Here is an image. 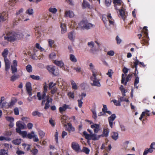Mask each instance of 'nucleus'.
<instances>
[{
  "label": "nucleus",
  "mask_w": 155,
  "mask_h": 155,
  "mask_svg": "<svg viewBox=\"0 0 155 155\" xmlns=\"http://www.w3.org/2000/svg\"><path fill=\"white\" fill-rule=\"evenodd\" d=\"M20 35L15 32H9L4 37L5 40L8 41H14L20 38Z\"/></svg>",
  "instance_id": "f257e3e1"
},
{
  "label": "nucleus",
  "mask_w": 155,
  "mask_h": 155,
  "mask_svg": "<svg viewBox=\"0 0 155 155\" xmlns=\"http://www.w3.org/2000/svg\"><path fill=\"white\" fill-rule=\"evenodd\" d=\"M94 26V25L88 22L87 21H82L78 23V28L81 29L88 30Z\"/></svg>",
  "instance_id": "f03ea898"
},
{
  "label": "nucleus",
  "mask_w": 155,
  "mask_h": 155,
  "mask_svg": "<svg viewBox=\"0 0 155 155\" xmlns=\"http://www.w3.org/2000/svg\"><path fill=\"white\" fill-rule=\"evenodd\" d=\"M147 27H144L143 30V40L141 41V44L143 45H147L149 44V38L148 36Z\"/></svg>",
  "instance_id": "7ed1b4c3"
},
{
  "label": "nucleus",
  "mask_w": 155,
  "mask_h": 155,
  "mask_svg": "<svg viewBox=\"0 0 155 155\" xmlns=\"http://www.w3.org/2000/svg\"><path fill=\"white\" fill-rule=\"evenodd\" d=\"M48 87L47 85L46 82L45 83L44 86V91L41 94L40 92H38L37 93V97H38V100H41V99H43L45 97H46V93L48 90Z\"/></svg>",
  "instance_id": "20e7f679"
},
{
  "label": "nucleus",
  "mask_w": 155,
  "mask_h": 155,
  "mask_svg": "<svg viewBox=\"0 0 155 155\" xmlns=\"http://www.w3.org/2000/svg\"><path fill=\"white\" fill-rule=\"evenodd\" d=\"M47 68L48 71L54 76H57L59 74L58 69V68H56L55 67L48 66Z\"/></svg>",
  "instance_id": "39448f33"
},
{
  "label": "nucleus",
  "mask_w": 155,
  "mask_h": 155,
  "mask_svg": "<svg viewBox=\"0 0 155 155\" xmlns=\"http://www.w3.org/2000/svg\"><path fill=\"white\" fill-rule=\"evenodd\" d=\"M132 76L133 74H129L128 75L125 79L124 74H122L121 75V83L124 84L125 85H126L127 82L130 80V78Z\"/></svg>",
  "instance_id": "423d86ee"
},
{
  "label": "nucleus",
  "mask_w": 155,
  "mask_h": 155,
  "mask_svg": "<svg viewBox=\"0 0 155 155\" xmlns=\"http://www.w3.org/2000/svg\"><path fill=\"white\" fill-rule=\"evenodd\" d=\"M26 89L27 92L29 97L32 95V91L31 84L30 82H27L25 84Z\"/></svg>",
  "instance_id": "0eeeda50"
},
{
  "label": "nucleus",
  "mask_w": 155,
  "mask_h": 155,
  "mask_svg": "<svg viewBox=\"0 0 155 155\" xmlns=\"http://www.w3.org/2000/svg\"><path fill=\"white\" fill-rule=\"evenodd\" d=\"M119 15L123 20H124L127 14V12L126 11V9L123 7H121V8L119 10Z\"/></svg>",
  "instance_id": "6e6552de"
},
{
  "label": "nucleus",
  "mask_w": 155,
  "mask_h": 155,
  "mask_svg": "<svg viewBox=\"0 0 155 155\" xmlns=\"http://www.w3.org/2000/svg\"><path fill=\"white\" fill-rule=\"evenodd\" d=\"M71 147L72 149L75 152L77 153L80 152V147L78 143L74 142H72Z\"/></svg>",
  "instance_id": "1a4fd4ad"
},
{
  "label": "nucleus",
  "mask_w": 155,
  "mask_h": 155,
  "mask_svg": "<svg viewBox=\"0 0 155 155\" xmlns=\"http://www.w3.org/2000/svg\"><path fill=\"white\" fill-rule=\"evenodd\" d=\"M91 80L93 81V83H91V84L92 86H95L99 87L101 85L98 80H97V79L96 77H91Z\"/></svg>",
  "instance_id": "9d476101"
},
{
  "label": "nucleus",
  "mask_w": 155,
  "mask_h": 155,
  "mask_svg": "<svg viewBox=\"0 0 155 155\" xmlns=\"http://www.w3.org/2000/svg\"><path fill=\"white\" fill-rule=\"evenodd\" d=\"M116 118V116L115 114H113L108 117V120L109 125L111 128H113V121L115 120Z\"/></svg>",
  "instance_id": "9b49d317"
},
{
  "label": "nucleus",
  "mask_w": 155,
  "mask_h": 155,
  "mask_svg": "<svg viewBox=\"0 0 155 155\" xmlns=\"http://www.w3.org/2000/svg\"><path fill=\"white\" fill-rule=\"evenodd\" d=\"M100 127L99 125L96 124L91 125V128L92 129L94 128V130L95 133H97L100 130Z\"/></svg>",
  "instance_id": "f8f14e48"
},
{
  "label": "nucleus",
  "mask_w": 155,
  "mask_h": 155,
  "mask_svg": "<svg viewBox=\"0 0 155 155\" xmlns=\"http://www.w3.org/2000/svg\"><path fill=\"white\" fill-rule=\"evenodd\" d=\"M53 62L55 65L60 67H62L64 65V63L61 61H59L57 60H55L53 61Z\"/></svg>",
  "instance_id": "ddd939ff"
},
{
  "label": "nucleus",
  "mask_w": 155,
  "mask_h": 155,
  "mask_svg": "<svg viewBox=\"0 0 155 155\" xmlns=\"http://www.w3.org/2000/svg\"><path fill=\"white\" fill-rule=\"evenodd\" d=\"M8 53V51L7 48L4 49L2 53V55L4 57V60H8L7 56Z\"/></svg>",
  "instance_id": "4468645a"
},
{
  "label": "nucleus",
  "mask_w": 155,
  "mask_h": 155,
  "mask_svg": "<svg viewBox=\"0 0 155 155\" xmlns=\"http://www.w3.org/2000/svg\"><path fill=\"white\" fill-rule=\"evenodd\" d=\"M109 130L108 128H104L102 133V136L106 137H107L109 135Z\"/></svg>",
  "instance_id": "2eb2a0df"
},
{
  "label": "nucleus",
  "mask_w": 155,
  "mask_h": 155,
  "mask_svg": "<svg viewBox=\"0 0 155 155\" xmlns=\"http://www.w3.org/2000/svg\"><path fill=\"white\" fill-rule=\"evenodd\" d=\"M111 136L113 139L116 140L118 138V134L117 132H113L111 133Z\"/></svg>",
  "instance_id": "dca6fc26"
},
{
  "label": "nucleus",
  "mask_w": 155,
  "mask_h": 155,
  "mask_svg": "<svg viewBox=\"0 0 155 155\" xmlns=\"http://www.w3.org/2000/svg\"><path fill=\"white\" fill-rule=\"evenodd\" d=\"M65 15L67 17H69L70 18H72L74 16L73 12L72 11H66L65 12Z\"/></svg>",
  "instance_id": "f3484780"
},
{
  "label": "nucleus",
  "mask_w": 155,
  "mask_h": 155,
  "mask_svg": "<svg viewBox=\"0 0 155 155\" xmlns=\"http://www.w3.org/2000/svg\"><path fill=\"white\" fill-rule=\"evenodd\" d=\"M7 16L4 13L0 14V22H3L7 18Z\"/></svg>",
  "instance_id": "a211bd4d"
},
{
  "label": "nucleus",
  "mask_w": 155,
  "mask_h": 155,
  "mask_svg": "<svg viewBox=\"0 0 155 155\" xmlns=\"http://www.w3.org/2000/svg\"><path fill=\"white\" fill-rule=\"evenodd\" d=\"M32 115L33 116H37L38 117H41L43 115V114L40 113L38 111H34L32 113Z\"/></svg>",
  "instance_id": "6ab92c4d"
},
{
  "label": "nucleus",
  "mask_w": 155,
  "mask_h": 155,
  "mask_svg": "<svg viewBox=\"0 0 155 155\" xmlns=\"http://www.w3.org/2000/svg\"><path fill=\"white\" fill-rule=\"evenodd\" d=\"M5 63V70L6 71H8L10 68V64L8 60H4Z\"/></svg>",
  "instance_id": "aec40b11"
},
{
  "label": "nucleus",
  "mask_w": 155,
  "mask_h": 155,
  "mask_svg": "<svg viewBox=\"0 0 155 155\" xmlns=\"http://www.w3.org/2000/svg\"><path fill=\"white\" fill-rule=\"evenodd\" d=\"M46 102L45 104V109H48L50 107V105L49 103L50 102L49 100V97L48 96L46 99Z\"/></svg>",
  "instance_id": "412c9836"
},
{
  "label": "nucleus",
  "mask_w": 155,
  "mask_h": 155,
  "mask_svg": "<svg viewBox=\"0 0 155 155\" xmlns=\"http://www.w3.org/2000/svg\"><path fill=\"white\" fill-rule=\"evenodd\" d=\"M22 146H24V150L26 151H28L30 149L31 145L24 143L22 144Z\"/></svg>",
  "instance_id": "4be33fe9"
},
{
  "label": "nucleus",
  "mask_w": 155,
  "mask_h": 155,
  "mask_svg": "<svg viewBox=\"0 0 155 155\" xmlns=\"http://www.w3.org/2000/svg\"><path fill=\"white\" fill-rule=\"evenodd\" d=\"M91 111L92 112L93 115L92 116V117L95 120H96L97 118V113L95 109H91Z\"/></svg>",
  "instance_id": "5701e85b"
},
{
  "label": "nucleus",
  "mask_w": 155,
  "mask_h": 155,
  "mask_svg": "<svg viewBox=\"0 0 155 155\" xmlns=\"http://www.w3.org/2000/svg\"><path fill=\"white\" fill-rule=\"evenodd\" d=\"M61 32L62 34H64L66 32V25L64 24H61Z\"/></svg>",
  "instance_id": "b1692460"
},
{
  "label": "nucleus",
  "mask_w": 155,
  "mask_h": 155,
  "mask_svg": "<svg viewBox=\"0 0 155 155\" xmlns=\"http://www.w3.org/2000/svg\"><path fill=\"white\" fill-rule=\"evenodd\" d=\"M80 152L85 153L86 154H88L90 152L89 149L87 147H84L83 149L81 150Z\"/></svg>",
  "instance_id": "393cba45"
},
{
  "label": "nucleus",
  "mask_w": 155,
  "mask_h": 155,
  "mask_svg": "<svg viewBox=\"0 0 155 155\" xmlns=\"http://www.w3.org/2000/svg\"><path fill=\"white\" fill-rule=\"evenodd\" d=\"M16 126L18 128H20L22 129H24V125L21 123V121H18L16 123Z\"/></svg>",
  "instance_id": "a878e982"
},
{
  "label": "nucleus",
  "mask_w": 155,
  "mask_h": 155,
  "mask_svg": "<svg viewBox=\"0 0 155 155\" xmlns=\"http://www.w3.org/2000/svg\"><path fill=\"white\" fill-rule=\"evenodd\" d=\"M139 63V61L138 59H135V61L134 62V65L132 67L133 68H135L136 71L137 70V66L138 64Z\"/></svg>",
  "instance_id": "bb28decb"
},
{
  "label": "nucleus",
  "mask_w": 155,
  "mask_h": 155,
  "mask_svg": "<svg viewBox=\"0 0 155 155\" xmlns=\"http://www.w3.org/2000/svg\"><path fill=\"white\" fill-rule=\"evenodd\" d=\"M153 151V150L151 149H146L143 152V155H147L149 153H151Z\"/></svg>",
  "instance_id": "cd10ccee"
},
{
  "label": "nucleus",
  "mask_w": 155,
  "mask_h": 155,
  "mask_svg": "<svg viewBox=\"0 0 155 155\" xmlns=\"http://www.w3.org/2000/svg\"><path fill=\"white\" fill-rule=\"evenodd\" d=\"M68 38L71 41H73L74 39V37L73 35V32H71L68 33Z\"/></svg>",
  "instance_id": "c85d7f7f"
},
{
  "label": "nucleus",
  "mask_w": 155,
  "mask_h": 155,
  "mask_svg": "<svg viewBox=\"0 0 155 155\" xmlns=\"http://www.w3.org/2000/svg\"><path fill=\"white\" fill-rule=\"evenodd\" d=\"M67 95L69 99H74V93L73 91H70L68 92Z\"/></svg>",
  "instance_id": "c756f323"
},
{
  "label": "nucleus",
  "mask_w": 155,
  "mask_h": 155,
  "mask_svg": "<svg viewBox=\"0 0 155 155\" xmlns=\"http://www.w3.org/2000/svg\"><path fill=\"white\" fill-rule=\"evenodd\" d=\"M83 134L84 136L85 137L86 139L91 140L90 137H91V134H87V132L85 131L83 132Z\"/></svg>",
  "instance_id": "7c9ffc66"
},
{
  "label": "nucleus",
  "mask_w": 155,
  "mask_h": 155,
  "mask_svg": "<svg viewBox=\"0 0 155 155\" xmlns=\"http://www.w3.org/2000/svg\"><path fill=\"white\" fill-rule=\"evenodd\" d=\"M70 59L73 62H76L77 61V59L73 54H71L70 55Z\"/></svg>",
  "instance_id": "2f4dec72"
},
{
  "label": "nucleus",
  "mask_w": 155,
  "mask_h": 155,
  "mask_svg": "<svg viewBox=\"0 0 155 155\" xmlns=\"http://www.w3.org/2000/svg\"><path fill=\"white\" fill-rule=\"evenodd\" d=\"M99 138V137H97V135L95 134H91V140H98Z\"/></svg>",
  "instance_id": "473e14b6"
},
{
  "label": "nucleus",
  "mask_w": 155,
  "mask_h": 155,
  "mask_svg": "<svg viewBox=\"0 0 155 155\" xmlns=\"http://www.w3.org/2000/svg\"><path fill=\"white\" fill-rule=\"evenodd\" d=\"M82 5L84 8H85L86 7L89 8L90 6L89 3L85 1L84 0H83Z\"/></svg>",
  "instance_id": "72a5a7b5"
},
{
  "label": "nucleus",
  "mask_w": 155,
  "mask_h": 155,
  "mask_svg": "<svg viewBox=\"0 0 155 155\" xmlns=\"http://www.w3.org/2000/svg\"><path fill=\"white\" fill-rule=\"evenodd\" d=\"M66 109V107H65L64 104H63L62 107H59V111L61 113H62L63 112L65 111Z\"/></svg>",
  "instance_id": "f704fd0d"
},
{
  "label": "nucleus",
  "mask_w": 155,
  "mask_h": 155,
  "mask_svg": "<svg viewBox=\"0 0 155 155\" xmlns=\"http://www.w3.org/2000/svg\"><path fill=\"white\" fill-rule=\"evenodd\" d=\"M35 136V133L33 132L28 133L27 135V137L29 139H31Z\"/></svg>",
  "instance_id": "c9c22d12"
},
{
  "label": "nucleus",
  "mask_w": 155,
  "mask_h": 155,
  "mask_svg": "<svg viewBox=\"0 0 155 155\" xmlns=\"http://www.w3.org/2000/svg\"><path fill=\"white\" fill-rule=\"evenodd\" d=\"M71 85L72 86V88L74 90H76L77 89L78 87L76 84L75 83L73 80H71Z\"/></svg>",
  "instance_id": "e433bc0d"
},
{
  "label": "nucleus",
  "mask_w": 155,
  "mask_h": 155,
  "mask_svg": "<svg viewBox=\"0 0 155 155\" xmlns=\"http://www.w3.org/2000/svg\"><path fill=\"white\" fill-rule=\"evenodd\" d=\"M26 69L27 71L29 73L32 72V67L31 66L30 64L28 65L26 67Z\"/></svg>",
  "instance_id": "4c0bfd02"
},
{
  "label": "nucleus",
  "mask_w": 155,
  "mask_h": 155,
  "mask_svg": "<svg viewBox=\"0 0 155 155\" xmlns=\"http://www.w3.org/2000/svg\"><path fill=\"white\" fill-rule=\"evenodd\" d=\"M121 0H114L113 1V3L114 5H120L122 3Z\"/></svg>",
  "instance_id": "58836bf2"
},
{
  "label": "nucleus",
  "mask_w": 155,
  "mask_h": 155,
  "mask_svg": "<svg viewBox=\"0 0 155 155\" xmlns=\"http://www.w3.org/2000/svg\"><path fill=\"white\" fill-rule=\"evenodd\" d=\"M30 77L32 78L33 79L36 80H38L40 79V77L39 76L35 75H31L30 76Z\"/></svg>",
  "instance_id": "ea45409f"
},
{
  "label": "nucleus",
  "mask_w": 155,
  "mask_h": 155,
  "mask_svg": "<svg viewBox=\"0 0 155 155\" xmlns=\"http://www.w3.org/2000/svg\"><path fill=\"white\" fill-rule=\"evenodd\" d=\"M68 130L69 131H74L75 130V129L74 127L72 126V125L71 124H68Z\"/></svg>",
  "instance_id": "a19ab883"
},
{
  "label": "nucleus",
  "mask_w": 155,
  "mask_h": 155,
  "mask_svg": "<svg viewBox=\"0 0 155 155\" xmlns=\"http://www.w3.org/2000/svg\"><path fill=\"white\" fill-rule=\"evenodd\" d=\"M112 101L113 102L114 105L116 106H120L121 105L120 101L119 100L117 101V100L114 99L112 100Z\"/></svg>",
  "instance_id": "79ce46f5"
},
{
  "label": "nucleus",
  "mask_w": 155,
  "mask_h": 155,
  "mask_svg": "<svg viewBox=\"0 0 155 155\" xmlns=\"http://www.w3.org/2000/svg\"><path fill=\"white\" fill-rule=\"evenodd\" d=\"M19 77V75H13L11 77L10 80L12 81H14L17 79Z\"/></svg>",
  "instance_id": "37998d69"
},
{
  "label": "nucleus",
  "mask_w": 155,
  "mask_h": 155,
  "mask_svg": "<svg viewBox=\"0 0 155 155\" xmlns=\"http://www.w3.org/2000/svg\"><path fill=\"white\" fill-rule=\"evenodd\" d=\"M31 152L33 155H36L38 153V150L37 149L33 148Z\"/></svg>",
  "instance_id": "c03bdc74"
},
{
  "label": "nucleus",
  "mask_w": 155,
  "mask_h": 155,
  "mask_svg": "<svg viewBox=\"0 0 155 155\" xmlns=\"http://www.w3.org/2000/svg\"><path fill=\"white\" fill-rule=\"evenodd\" d=\"M49 11L53 14H55L57 12V9L56 8H50L49 9Z\"/></svg>",
  "instance_id": "a18cd8bd"
},
{
  "label": "nucleus",
  "mask_w": 155,
  "mask_h": 155,
  "mask_svg": "<svg viewBox=\"0 0 155 155\" xmlns=\"http://www.w3.org/2000/svg\"><path fill=\"white\" fill-rule=\"evenodd\" d=\"M21 140L18 139L14 140L12 141L13 143L16 145H19L21 143Z\"/></svg>",
  "instance_id": "49530a36"
},
{
  "label": "nucleus",
  "mask_w": 155,
  "mask_h": 155,
  "mask_svg": "<svg viewBox=\"0 0 155 155\" xmlns=\"http://www.w3.org/2000/svg\"><path fill=\"white\" fill-rule=\"evenodd\" d=\"M11 69L12 71V73L13 74H14L15 72H17V67L16 66H11Z\"/></svg>",
  "instance_id": "de8ad7c7"
},
{
  "label": "nucleus",
  "mask_w": 155,
  "mask_h": 155,
  "mask_svg": "<svg viewBox=\"0 0 155 155\" xmlns=\"http://www.w3.org/2000/svg\"><path fill=\"white\" fill-rule=\"evenodd\" d=\"M91 71L93 73L92 74V75L93 77H96L97 76V71L94 68H92L91 69Z\"/></svg>",
  "instance_id": "09e8293b"
},
{
  "label": "nucleus",
  "mask_w": 155,
  "mask_h": 155,
  "mask_svg": "<svg viewBox=\"0 0 155 155\" xmlns=\"http://www.w3.org/2000/svg\"><path fill=\"white\" fill-rule=\"evenodd\" d=\"M111 0H105V4L106 6L109 7L111 4Z\"/></svg>",
  "instance_id": "8fccbe9b"
},
{
  "label": "nucleus",
  "mask_w": 155,
  "mask_h": 155,
  "mask_svg": "<svg viewBox=\"0 0 155 155\" xmlns=\"http://www.w3.org/2000/svg\"><path fill=\"white\" fill-rule=\"evenodd\" d=\"M40 137L41 138H43L45 135V133L42 130H39L38 131Z\"/></svg>",
  "instance_id": "3c124183"
},
{
  "label": "nucleus",
  "mask_w": 155,
  "mask_h": 155,
  "mask_svg": "<svg viewBox=\"0 0 155 155\" xmlns=\"http://www.w3.org/2000/svg\"><path fill=\"white\" fill-rule=\"evenodd\" d=\"M139 78L138 76L136 77L135 79L134 80V85L136 87V85L139 83Z\"/></svg>",
  "instance_id": "603ef678"
},
{
  "label": "nucleus",
  "mask_w": 155,
  "mask_h": 155,
  "mask_svg": "<svg viewBox=\"0 0 155 155\" xmlns=\"http://www.w3.org/2000/svg\"><path fill=\"white\" fill-rule=\"evenodd\" d=\"M65 2L71 6H73L74 5L73 0H66Z\"/></svg>",
  "instance_id": "864d4df0"
},
{
  "label": "nucleus",
  "mask_w": 155,
  "mask_h": 155,
  "mask_svg": "<svg viewBox=\"0 0 155 155\" xmlns=\"http://www.w3.org/2000/svg\"><path fill=\"white\" fill-rule=\"evenodd\" d=\"M6 119L7 120L10 122H12L14 121V118L11 117H6Z\"/></svg>",
  "instance_id": "5fc2aeb1"
},
{
  "label": "nucleus",
  "mask_w": 155,
  "mask_h": 155,
  "mask_svg": "<svg viewBox=\"0 0 155 155\" xmlns=\"http://www.w3.org/2000/svg\"><path fill=\"white\" fill-rule=\"evenodd\" d=\"M113 73V71L112 70L109 69L108 70V72L107 73V74L108 76L110 78L111 77L112 74Z\"/></svg>",
  "instance_id": "6e6d98bb"
},
{
  "label": "nucleus",
  "mask_w": 155,
  "mask_h": 155,
  "mask_svg": "<svg viewBox=\"0 0 155 155\" xmlns=\"http://www.w3.org/2000/svg\"><path fill=\"white\" fill-rule=\"evenodd\" d=\"M48 42L49 45V46L51 48L52 47V46L53 45L54 43V40H51V39H48Z\"/></svg>",
  "instance_id": "4d7b16f0"
},
{
  "label": "nucleus",
  "mask_w": 155,
  "mask_h": 155,
  "mask_svg": "<svg viewBox=\"0 0 155 155\" xmlns=\"http://www.w3.org/2000/svg\"><path fill=\"white\" fill-rule=\"evenodd\" d=\"M5 154H8V153L5 149H2L0 150V155H5Z\"/></svg>",
  "instance_id": "13d9d810"
},
{
  "label": "nucleus",
  "mask_w": 155,
  "mask_h": 155,
  "mask_svg": "<svg viewBox=\"0 0 155 155\" xmlns=\"http://www.w3.org/2000/svg\"><path fill=\"white\" fill-rule=\"evenodd\" d=\"M26 12L29 15H31L33 14V11L32 9H29L26 11Z\"/></svg>",
  "instance_id": "bf43d9fd"
},
{
  "label": "nucleus",
  "mask_w": 155,
  "mask_h": 155,
  "mask_svg": "<svg viewBox=\"0 0 155 155\" xmlns=\"http://www.w3.org/2000/svg\"><path fill=\"white\" fill-rule=\"evenodd\" d=\"M73 70H75L76 72L79 73L81 71V68L80 67H74Z\"/></svg>",
  "instance_id": "052dcab7"
},
{
  "label": "nucleus",
  "mask_w": 155,
  "mask_h": 155,
  "mask_svg": "<svg viewBox=\"0 0 155 155\" xmlns=\"http://www.w3.org/2000/svg\"><path fill=\"white\" fill-rule=\"evenodd\" d=\"M50 124L51 125L52 127H54L55 125V123L54 120H52V118H51L49 120Z\"/></svg>",
  "instance_id": "680f3d73"
},
{
  "label": "nucleus",
  "mask_w": 155,
  "mask_h": 155,
  "mask_svg": "<svg viewBox=\"0 0 155 155\" xmlns=\"http://www.w3.org/2000/svg\"><path fill=\"white\" fill-rule=\"evenodd\" d=\"M116 40L117 41V44H120L122 41L121 39L120 38L118 35L116 37Z\"/></svg>",
  "instance_id": "e2e57ef3"
},
{
  "label": "nucleus",
  "mask_w": 155,
  "mask_h": 155,
  "mask_svg": "<svg viewBox=\"0 0 155 155\" xmlns=\"http://www.w3.org/2000/svg\"><path fill=\"white\" fill-rule=\"evenodd\" d=\"M16 102V101L12 100L11 101L9 104L8 106L10 107H11L14 105Z\"/></svg>",
  "instance_id": "0e129e2a"
},
{
  "label": "nucleus",
  "mask_w": 155,
  "mask_h": 155,
  "mask_svg": "<svg viewBox=\"0 0 155 155\" xmlns=\"http://www.w3.org/2000/svg\"><path fill=\"white\" fill-rule=\"evenodd\" d=\"M87 45L90 47L92 48L94 47V44L93 41H91L87 43Z\"/></svg>",
  "instance_id": "69168bd1"
},
{
  "label": "nucleus",
  "mask_w": 155,
  "mask_h": 155,
  "mask_svg": "<svg viewBox=\"0 0 155 155\" xmlns=\"http://www.w3.org/2000/svg\"><path fill=\"white\" fill-rule=\"evenodd\" d=\"M36 47L38 49L40 50L41 51L44 50V49L41 47L40 45L38 43H36Z\"/></svg>",
  "instance_id": "338daca9"
},
{
  "label": "nucleus",
  "mask_w": 155,
  "mask_h": 155,
  "mask_svg": "<svg viewBox=\"0 0 155 155\" xmlns=\"http://www.w3.org/2000/svg\"><path fill=\"white\" fill-rule=\"evenodd\" d=\"M14 114L15 115H18L19 114V110L18 108L16 107L14 109Z\"/></svg>",
  "instance_id": "774afa93"
}]
</instances>
